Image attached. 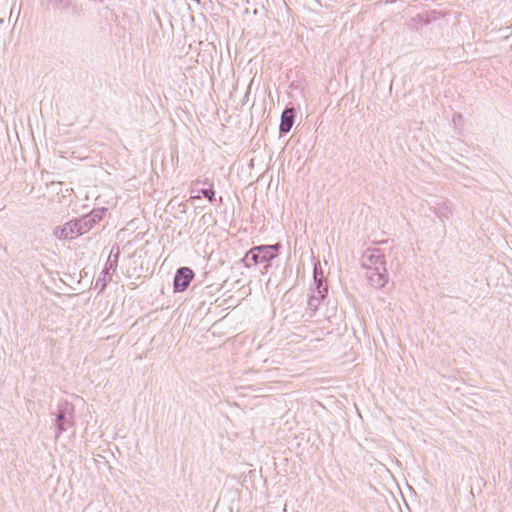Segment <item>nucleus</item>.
<instances>
[{
	"label": "nucleus",
	"instance_id": "1",
	"mask_svg": "<svg viewBox=\"0 0 512 512\" xmlns=\"http://www.w3.org/2000/svg\"><path fill=\"white\" fill-rule=\"evenodd\" d=\"M281 247L282 244L280 242L272 245L253 246L245 253L244 257L241 259V263H243L246 268L263 263L264 271H262V273H266L271 267V261L278 256Z\"/></svg>",
	"mask_w": 512,
	"mask_h": 512
},
{
	"label": "nucleus",
	"instance_id": "2",
	"mask_svg": "<svg viewBox=\"0 0 512 512\" xmlns=\"http://www.w3.org/2000/svg\"><path fill=\"white\" fill-rule=\"evenodd\" d=\"M56 437L74 425V406L68 402H63L58 406L56 414Z\"/></svg>",
	"mask_w": 512,
	"mask_h": 512
},
{
	"label": "nucleus",
	"instance_id": "3",
	"mask_svg": "<svg viewBox=\"0 0 512 512\" xmlns=\"http://www.w3.org/2000/svg\"><path fill=\"white\" fill-rule=\"evenodd\" d=\"M314 284L315 289L313 294L308 299V306L311 310L316 311L321 300H323L327 294L328 288L324 281L323 274L314 271Z\"/></svg>",
	"mask_w": 512,
	"mask_h": 512
},
{
	"label": "nucleus",
	"instance_id": "4",
	"mask_svg": "<svg viewBox=\"0 0 512 512\" xmlns=\"http://www.w3.org/2000/svg\"><path fill=\"white\" fill-rule=\"evenodd\" d=\"M365 277L372 287L377 289L383 288L389 280L386 264L366 269Z\"/></svg>",
	"mask_w": 512,
	"mask_h": 512
},
{
	"label": "nucleus",
	"instance_id": "5",
	"mask_svg": "<svg viewBox=\"0 0 512 512\" xmlns=\"http://www.w3.org/2000/svg\"><path fill=\"white\" fill-rule=\"evenodd\" d=\"M195 277L194 271L190 267H180L176 270L173 279L174 292H184Z\"/></svg>",
	"mask_w": 512,
	"mask_h": 512
},
{
	"label": "nucleus",
	"instance_id": "6",
	"mask_svg": "<svg viewBox=\"0 0 512 512\" xmlns=\"http://www.w3.org/2000/svg\"><path fill=\"white\" fill-rule=\"evenodd\" d=\"M56 11L65 13L73 18H78L83 14V7L81 4L71 0H48Z\"/></svg>",
	"mask_w": 512,
	"mask_h": 512
},
{
	"label": "nucleus",
	"instance_id": "7",
	"mask_svg": "<svg viewBox=\"0 0 512 512\" xmlns=\"http://www.w3.org/2000/svg\"><path fill=\"white\" fill-rule=\"evenodd\" d=\"M360 263L361 267L366 270L373 266L386 264V260L380 249L368 248L362 253Z\"/></svg>",
	"mask_w": 512,
	"mask_h": 512
},
{
	"label": "nucleus",
	"instance_id": "8",
	"mask_svg": "<svg viewBox=\"0 0 512 512\" xmlns=\"http://www.w3.org/2000/svg\"><path fill=\"white\" fill-rule=\"evenodd\" d=\"M296 110L294 107H286L282 114L279 125V136L286 135L292 129L295 123Z\"/></svg>",
	"mask_w": 512,
	"mask_h": 512
},
{
	"label": "nucleus",
	"instance_id": "9",
	"mask_svg": "<svg viewBox=\"0 0 512 512\" xmlns=\"http://www.w3.org/2000/svg\"><path fill=\"white\" fill-rule=\"evenodd\" d=\"M77 228V222L74 218L66 222L63 226L56 227L54 235L59 239H73L80 236Z\"/></svg>",
	"mask_w": 512,
	"mask_h": 512
},
{
	"label": "nucleus",
	"instance_id": "10",
	"mask_svg": "<svg viewBox=\"0 0 512 512\" xmlns=\"http://www.w3.org/2000/svg\"><path fill=\"white\" fill-rule=\"evenodd\" d=\"M119 257H120V248H119L118 244H115L112 246V248L110 250V253H109L108 259L105 263V267H104L103 271H106V273H111V274L115 273L117 266H118Z\"/></svg>",
	"mask_w": 512,
	"mask_h": 512
},
{
	"label": "nucleus",
	"instance_id": "11",
	"mask_svg": "<svg viewBox=\"0 0 512 512\" xmlns=\"http://www.w3.org/2000/svg\"><path fill=\"white\" fill-rule=\"evenodd\" d=\"M434 214L442 221L448 219L452 214L451 209L448 207L446 202L436 203L434 206L430 208Z\"/></svg>",
	"mask_w": 512,
	"mask_h": 512
},
{
	"label": "nucleus",
	"instance_id": "12",
	"mask_svg": "<svg viewBox=\"0 0 512 512\" xmlns=\"http://www.w3.org/2000/svg\"><path fill=\"white\" fill-rule=\"evenodd\" d=\"M77 222V229L79 231L80 235H83L90 231L93 228V225L91 223V220L88 218L87 215H83L82 217L75 218Z\"/></svg>",
	"mask_w": 512,
	"mask_h": 512
},
{
	"label": "nucleus",
	"instance_id": "13",
	"mask_svg": "<svg viewBox=\"0 0 512 512\" xmlns=\"http://www.w3.org/2000/svg\"><path fill=\"white\" fill-rule=\"evenodd\" d=\"M112 280V274L106 273V271H102L100 276L95 282V289H98L99 292H102L105 290L108 282Z\"/></svg>",
	"mask_w": 512,
	"mask_h": 512
},
{
	"label": "nucleus",
	"instance_id": "14",
	"mask_svg": "<svg viewBox=\"0 0 512 512\" xmlns=\"http://www.w3.org/2000/svg\"><path fill=\"white\" fill-rule=\"evenodd\" d=\"M107 212V208H97L93 209L90 213L86 214L88 218L91 220L92 225L94 226L98 222H100Z\"/></svg>",
	"mask_w": 512,
	"mask_h": 512
},
{
	"label": "nucleus",
	"instance_id": "15",
	"mask_svg": "<svg viewBox=\"0 0 512 512\" xmlns=\"http://www.w3.org/2000/svg\"><path fill=\"white\" fill-rule=\"evenodd\" d=\"M200 195L205 197L210 203L217 201L215 197V191L213 189V185H210V188H202L198 191V194L193 196L192 199H199Z\"/></svg>",
	"mask_w": 512,
	"mask_h": 512
},
{
	"label": "nucleus",
	"instance_id": "16",
	"mask_svg": "<svg viewBox=\"0 0 512 512\" xmlns=\"http://www.w3.org/2000/svg\"><path fill=\"white\" fill-rule=\"evenodd\" d=\"M459 118H461V114H454V117L453 119L455 120H459Z\"/></svg>",
	"mask_w": 512,
	"mask_h": 512
},
{
	"label": "nucleus",
	"instance_id": "17",
	"mask_svg": "<svg viewBox=\"0 0 512 512\" xmlns=\"http://www.w3.org/2000/svg\"><path fill=\"white\" fill-rule=\"evenodd\" d=\"M459 118H461V114H454V117L453 119L455 120H459Z\"/></svg>",
	"mask_w": 512,
	"mask_h": 512
},
{
	"label": "nucleus",
	"instance_id": "18",
	"mask_svg": "<svg viewBox=\"0 0 512 512\" xmlns=\"http://www.w3.org/2000/svg\"><path fill=\"white\" fill-rule=\"evenodd\" d=\"M218 202L223 203V198L221 196L219 197Z\"/></svg>",
	"mask_w": 512,
	"mask_h": 512
}]
</instances>
